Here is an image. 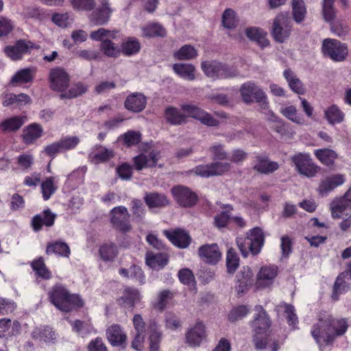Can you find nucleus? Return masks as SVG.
<instances>
[{"mask_svg": "<svg viewBox=\"0 0 351 351\" xmlns=\"http://www.w3.org/2000/svg\"><path fill=\"white\" fill-rule=\"evenodd\" d=\"M348 328L345 319H335L331 314L324 312L319 313L318 322L313 326L311 333L322 350V339L329 345L336 337L344 335Z\"/></svg>", "mask_w": 351, "mask_h": 351, "instance_id": "f257e3e1", "label": "nucleus"}, {"mask_svg": "<svg viewBox=\"0 0 351 351\" xmlns=\"http://www.w3.org/2000/svg\"><path fill=\"white\" fill-rule=\"evenodd\" d=\"M50 302L59 310L69 312L74 307H82L83 300L76 294L71 293L65 286L55 285L48 293Z\"/></svg>", "mask_w": 351, "mask_h": 351, "instance_id": "f03ea898", "label": "nucleus"}, {"mask_svg": "<svg viewBox=\"0 0 351 351\" xmlns=\"http://www.w3.org/2000/svg\"><path fill=\"white\" fill-rule=\"evenodd\" d=\"M264 242V234L260 228L252 229L245 238L237 239V244L244 257H246L249 252H251L253 255L259 254Z\"/></svg>", "mask_w": 351, "mask_h": 351, "instance_id": "7ed1b4c3", "label": "nucleus"}, {"mask_svg": "<svg viewBox=\"0 0 351 351\" xmlns=\"http://www.w3.org/2000/svg\"><path fill=\"white\" fill-rule=\"evenodd\" d=\"M201 67L204 74L213 80L229 79L238 75L234 67L217 60L202 62Z\"/></svg>", "mask_w": 351, "mask_h": 351, "instance_id": "20e7f679", "label": "nucleus"}, {"mask_svg": "<svg viewBox=\"0 0 351 351\" xmlns=\"http://www.w3.org/2000/svg\"><path fill=\"white\" fill-rule=\"evenodd\" d=\"M324 56L334 62H343L348 56V49L346 43L334 38H326L322 45Z\"/></svg>", "mask_w": 351, "mask_h": 351, "instance_id": "39448f33", "label": "nucleus"}, {"mask_svg": "<svg viewBox=\"0 0 351 351\" xmlns=\"http://www.w3.org/2000/svg\"><path fill=\"white\" fill-rule=\"evenodd\" d=\"M292 30V21L288 13H280L274 20L271 28V35L278 43L287 40Z\"/></svg>", "mask_w": 351, "mask_h": 351, "instance_id": "423d86ee", "label": "nucleus"}, {"mask_svg": "<svg viewBox=\"0 0 351 351\" xmlns=\"http://www.w3.org/2000/svg\"><path fill=\"white\" fill-rule=\"evenodd\" d=\"M295 170L300 175L313 178L318 173L319 167L313 162L308 153H297L291 158Z\"/></svg>", "mask_w": 351, "mask_h": 351, "instance_id": "0eeeda50", "label": "nucleus"}, {"mask_svg": "<svg viewBox=\"0 0 351 351\" xmlns=\"http://www.w3.org/2000/svg\"><path fill=\"white\" fill-rule=\"evenodd\" d=\"M70 80L69 74L62 67L57 66L49 71V87L53 91L63 93L69 87Z\"/></svg>", "mask_w": 351, "mask_h": 351, "instance_id": "6e6552de", "label": "nucleus"}, {"mask_svg": "<svg viewBox=\"0 0 351 351\" xmlns=\"http://www.w3.org/2000/svg\"><path fill=\"white\" fill-rule=\"evenodd\" d=\"M230 164L226 162H214L207 165H199L191 169L190 172L202 178L221 176L228 171Z\"/></svg>", "mask_w": 351, "mask_h": 351, "instance_id": "1a4fd4ad", "label": "nucleus"}, {"mask_svg": "<svg viewBox=\"0 0 351 351\" xmlns=\"http://www.w3.org/2000/svg\"><path fill=\"white\" fill-rule=\"evenodd\" d=\"M110 222L117 230L125 233L131 230L130 214L126 207L119 206L113 208L110 211Z\"/></svg>", "mask_w": 351, "mask_h": 351, "instance_id": "9d476101", "label": "nucleus"}, {"mask_svg": "<svg viewBox=\"0 0 351 351\" xmlns=\"http://www.w3.org/2000/svg\"><path fill=\"white\" fill-rule=\"evenodd\" d=\"M181 110L188 114V117L199 121L202 124L208 127H217L220 122L208 112L193 104H182Z\"/></svg>", "mask_w": 351, "mask_h": 351, "instance_id": "9b49d317", "label": "nucleus"}, {"mask_svg": "<svg viewBox=\"0 0 351 351\" xmlns=\"http://www.w3.org/2000/svg\"><path fill=\"white\" fill-rule=\"evenodd\" d=\"M37 47L31 41L20 39L14 45L5 46L3 49L5 54L14 61L21 60L24 55L30 52V50Z\"/></svg>", "mask_w": 351, "mask_h": 351, "instance_id": "f8f14e48", "label": "nucleus"}, {"mask_svg": "<svg viewBox=\"0 0 351 351\" xmlns=\"http://www.w3.org/2000/svg\"><path fill=\"white\" fill-rule=\"evenodd\" d=\"M346 180V175L335 173L324 177L319 182L317 192L322 196H327L336 188L343 185Z\"/></svg>", "mask_w": 351, "mask_h": 351, "instance_id": "ddd939ff", "label": "nucleus"}, {"mask_svg": "<svg viewBox=\"0 0 351 351\" xmlns=\"http://www.w3.org/2000/svg\"><path fill=\"white\" fill-rule=\"evenodd\" d=\"M171 191L176 202L182 207H191L197 202L196 194L187 186L177 185Z\"/></svg>", "mask_w": 351, "mask_h": 351, "instance_id": "4468645a", "label": "nucleus"}, {"mask_svg": "<svg viewBox=\"0 0 351 351\" xmlns=\"http://www.w3.org/2000/svg\"><path fill=\"white\" fill-rule=\"evenodd\" d=\"M255 314L252 326L256 335L265 333L271 326V320L267 312L261 305L254 307Z\"/></svg>", "mask_w": 351, "mask_h": 351, "instance_id": "2eb2a0df", "label": "nucleus"}, {"mask_svg": "<svg viewBox=\"0 0 351 351\" xmlns=\"http://www.w3.org/2000/svg\"><path fill=\"white\" fill-rule=\"evenodd\" d=\"M239 91L243 101L246 104L259 101L265 97V93L263 90L252 82L243 84Z\"/></svg>", "mask_w": 351, "mask_h": 351, "instance_id": "dca6fc26", "label": "nucleus"}, {"mask_svg": "<svg viewBox=\"0 0 351 351\" xmlns=\"http://www.w3.org/2000/svg\"><path fill=\"white\" fill-rule=\"evenodd\" d=\"M113 12L108 0H101L100 5L90 14L89 19L95 25H102L108 23Z\"/></svg>", "mask_w": 351, "mask_h": 351, "instance_id": "f3484780", "label": "nucleus"}, {"mask_svg": "<svg viewBox=\"0 0 351 351\" xmlns=\"http://www.w3.org/2000/svg\"><path fill=\"white\" fill-rule=\"evenodd\" d=\"M278 271V268L275 265L262 267L256 276L255 282L256 289L265 288L272 285Z\"/></svg>", "mask_w": 351, "mask_h": 351, "instance_id": "a211bd4d", "label": "nucleus"}, {"mask_svg": "<svg viewBox=\"0 0 351 351\" xmlns=\"http://www.w3.org/2000/svg\"><path fill=\"white\" fill-rule=\"evenodd\" d=\"M186 342L191 347H199L206 339V332L204 325L197 322L189 328L185 335Z\"/></svg>", "mask_w": 351, "mask_h": 351, "instance_id": "6ab92c4d", "label": "nucleus"}, {"mask_svg": "<svg viewBox=\"0 0 351 351\" xmlns=\"http://www.w3.org/2000/svg\"><path fill=\"white\" fill-rule=\"evenodd\" d=\"M106 336L112 346L125 347L127 335L119 324H114L109 326L106 329Z\"/></svg>", "mask_w": 351, "mask_h": 351, "instance_id": "aec40b11", "label": "nucleus"}, {"mask_svg": "<svg viewBox=\"0 0 351 351\" xmlns=\"http://www.w3.org/2000/svg\"><path fill=\"white\" fill-rule=\"evenodd\" d=\"M160 158V153L152 151L148 154H141L133 158L134 167L137 171L145 168L154 167L156 165Z\"/></svg>", "mask_w": 351, "mask_h": 351, "instance_id": "412c9836", "label": "nucleus"}, {"mask_svg": "<svg viewBox=\"0 0 351 351\" xmlns=\"http://www.w3.org/2000/svg\"><path fill=\"white\" fill-rule=\"evenodd\" d=\"M146 104V97L141 93L135 92L126 97L124 101V106L129 111L140 112L145 109Z\"/></svg>", "mask_w": 351, "mask_h": 351, "instance_id": "4be33fe9", "label": "nucleus"}, {"mask_svg": "<svg viewBox=\"0 0 351 351\" xmlns=\"http://www.w3.org/2000/svg\"><path fill=\"white\" fill-rule=\"evenodd\" d=\"M199 257L210 264H215L221 258V254L216 243L202 245L198 250Z\"/></svg>", "mask_w": 351, "mask_h": 351, "instance_id": "5701e85b", "label": "nucleus"}, {"mask_svg": "<svg viewBox=\"0 0 351 351\" xmlns=\"http://www.w3.org/2000/svg\"><path fill=\"white\" fill-rule=\"evenodd\" d=\"M56 215L50 209L44 210L41 213L35 215L32 219V226L35 232L40 230L43 226L51 227L54 224Z\"/></svg>", "mask_w": 351, "mask_h": 351, "instance_id": "b1692460", "label": "nucleus"}, {"mask_svg": "<svg viewBox=\"0 0 351 351\" xmlns=\"http://www.w3.org/2000/svg\"><path fill=\"white\" fill-rule=\"evenodd\" d=\"M36 74L35 69L25 68L17 71L10 81V85L12 86H22L33 82Z\"/></svg>", "mask_w": 351, "mask_h": 351, "instance_id": "393cba45", "label": "nucleus"}, {"mask_svg": "<svg viewBox=\"0 0 351 351\" xmlns=\"http://www.w3.org/2000/svg\"><path fill=\"white\" fill-rule=\"evenodd\" d=\"M164 234L175 246L180 248L187 247L191 241L189 234L181 229H177L171 232L165 230Z\"/></svg>", "mask_w": 351, "mask_h": 351, "instance_id": "a878e982", "label": "nucleus"}, {"mask_svg": "<svg viewBox=\"0 0 351 351\" xmlns=\"http://www.w3.org/2000/svg\"><path fill=\"white\" fill-rule=\"evenodd\" d=\"M114 156V152L100 145H96L88 154V160L92 163L99 164L104 162Z\"/></svg>", "mask_w": 351, "mask_h": 351, "instance_id": "bb28decb", "label": "nucleus"}, {"mask_svg": "<svg viewBox=\"0 0 351 351\" xmlns=\"http://www.w3.org/2000/svg\"><path fill=\"white\" fill-rule=\"evenodd\" d=\"M141 300V294L137 289L126 288L123 295L118 299V303L123 307H130L134 308L136 304Z\"/></svg>", "mask_w": 351, "mask_h": 351, "instance_id": "cd10ccee", "label": "nucleus"}, {"mask_svg": "<svg viewBox=\"0 0 351 351\" xmlns=\"http://www.w3.org/2000/svg\"><path fill=\"white\" fill-rule=\"evenodd\" d=\"M283 76L287 80L290 89L298 94L303 95L306 91V88L302 81L297 75L289 69H286L283 72Z\"/></svg>", "mask_w": 351, "mask_h": 351, "instance_id": "c85d7f7f", "label": "nucleus"}, {"mask_svg": "<svg viewBox=\"0 0 351 351\" xmlns=\"http://www.w3.org/2000/svg\"><path fill=\"white\" fill-rule=\"evenodd\" d=\"M164 115L167 122L173 125H180L187 122V116L173 106L167 107L165 110Z\"/></svg>", "mask_w": 351, "mask_h": 351, "instance_id": "c756f323", "label": "nucleus"}, {"mask_svg": "<svg viewBox=\"0 0 351 351\" xmlns=\"http://www.w3.org/2000/svg\"><path fill=\"white\" fill-rule=\"evenodd\" d=\"M87 90V85L82 82H77L67 89H65L63 93L59 95V97L60 99H71L81 96L86 93Z\"/></svg>", "mask_w": 351, "mask_h": 351, "instance_id": "7c9ffc66", "label": "nucleus"}, {"mask_svg": "<svg viewBox=\"0 0 351 351\" xmlns=\"http://www.w3.org/2000/svg\"><path fill=\"white\" fill-rule=\"evenodd\" d=\"M24 123L25 119L23 117H12L3 120L0 123V130L4 133L14 132L19 130Z\"/></svg>", "mask_w": 351, "mask_h": 351, "instance_id": "2f4dec72", "label": "nucleus"}, {"mask_svg": "<svg viewBox=\"0 0 351 351\" xmlns=\"http://www.w3.org/2000/svg\"><path fill=\"white\" fill-rule=\"evenodd\" d=\"M46 253L48 255L54 254L60 256L69 257L71 254V250L66 243L57 241L47 244Z\"/></svg>", "mask_w": 351, "mask_h": 351, "instance_id": "473e14b6", "label": "nucleus"}, {"mask_svg": "<svg viewBox=\"0 0 351 351\" xmlns=\"http://www.w3.org/2000/svg\"><path fill=\"white\" fill-rule=\"evenodd\" d=\"M167 263V256L164 253L154 254L152 252H147L146 254V263L153 269H162Z\"/></svg>", "mask_w": 351, "mask_h": 351, "instance_id": "72a5a7b5", "label": "nucleus"}, {"mask_svg": "<svg viewBox=\"0 0 351 351\" xmlns=\"http://www.w3.org/2000/svg\"><path fill=\"white\" fill-rule=\"evenodd\" d=\"M245 34L250 40L256 42L263 48L269 45V42L266 38L267 33L261 28H247Z\"/></svg>", "mask_w": 351, "mask_h": 351, "instance_id": "f704fd0d", "label": "nucleus"}, {"mask_svg": "<svg viewBox=\"0 0 351 351\" xmlns=\"http://www.w3.org/2000/svg\"><path fill=\"white\" fill-rule=\"evenodd\" d=\"M173 71L180 77L192 81L195 80V66L191 64L176 63L173 65Z\"/></svg>", "mask_w": 351, "mask_h": 351, "instance_id": "c9c22d12", "label": "nucleus"}, {"mask_svg": "<svg viewBox=\"0 0 351 351\" xmlns=\"http://www.w3.org/2000/svg\"><path fill=\"white\" fill-rule=\"evenodd\" d=\"M314 154L323 165L327 167L332 166L338 157L334 150L327 148L315 149Z\"/></svg>", "mask_w": 351, "mask_h": 351, "instance_id": "e433bc0d", "label": "nucleus"}, {"mask_svg": "<svg viewBox=\"0 0 351 351\" xmlns=\"http://www.w3.org/2000/svg\"><path fill=\"white\" fill-rule=\"evenodd\" d=\"M30 265L32 269L38 278L45 280H49L51 278V272L46 266L43 257L34 259Z\"/></svg>", "mask_w": 351, "mask_h": 351, "instance_id": "4c0bfd02", "label": "nucleus"}, {"mask_svg": "<svg viewBox=\"0 0 351 351\" xmlns=\"http://www.w3.org/2000/svg\"><path fill=\"white\" fill-rule=\"evenodd\" d=\"M73 331L82 336L87 335L90 333H97V330L93 327L90 320L81 321L79 319L70 321Z\"/></svg>", "mask_w": 351, "mask_h": 351, "instance_id": "58836bf2", "label": "nucleus"}, {"mask_svg": "<svg viewBox=\"0 0 351 351\" xmlns=\"http://www.w3.org/2000/svg\"><path fill=\"white\" fill-rule=\"evenodd\" d=\"M43 134L42 127L36 123H33L23 130V141L26 144H31L40 138Z\"/></svg>", "mask_w": 351, "mask_h": 351, "instance_id": "ea45409f", "label": "nucleus"}, {"mask_svg": "<svg viewBox=\"0 0 351 351\" xmlns=\"http://www.w3.org/2000/svg\"><path fill=\"white\" fill-rule=\"evenodd\" d=\"M324 116L331 125L341 123L345 118V114L335 104L330 106L324 111Z\"/></svg>", "mask_w": 351, "mask_h": 351, "instance_id": "a19ab883", "label": "nucleus"}, {"mask_svg": "<svg viewBox=\"0 0 351 351\" xmlns=\"http://www.w3.org/2000/svg\"><path fill=\"white\" fill-rule=\"evenodd\" d=\"M258 162L254 166V169L261 173H270L279 168L278 162L270 161L266 158L258 157Z\"/></svg>", "mask_w": 351, "mask_h": 351, "instance_id": "79ce46f5", "label": "nucleus"}, {"mask_svg": "<svg viewBox=\"0 0 351 351\" xmlns=\"http://www.w3.org/2000/svg\"><path fill=\"white\" fill-rule=\"evenodd\" d=\"M145 202L149 208L163 207L169 204V200L163 194L151 193L145 197Z\"/></svg>", "mask_w": 351, "mask_h": 351, "instance_id": "37998d69", "label": "nucleus"}, {"mask_svg": "<svg viewBox=\"0 0 351 351\" xmlns=\"http://www.w3.org/2000/svg\"><path fill=\"white\" fill-rule=\"evenodd\" d=\"M149 348L150 351H158L161 341L162 332L159 330L157 324L153 322L149 324Z\"/></svg>", "mask_w": 351, "mask_h": 351, "instance_id": "c03bdc74", "label": "nucleus"}, {"mask_svg": "<svg viewBox=\"0 0 351 351\" xmlns=\"http://www.w3.org/2000/svg\"><path fill=\"white\" fill-rule=\"evenodd\" d=\"M142 36L147 38L163 37L166 35L165 28L158 23H150L141 27Z\"/></svg>", "mask_w": 351, "mask_h": 351, "instance_id": "a18cd8bd", "label": "nucleus"}, {"mask_svg": "<svg viewBox=\"0 0 351 351\" xmlns=\"http://www.w3.org/2000/svg\"><path fill=\"white\" fill-rule=\"evenodd\" d=\"M198 53L196 49L191 45H184L174 53V57L179 60H190L195 58Z\"/></svg>", "mask_w": 351, "mask_h": 351, "instance_id": "49530a36", "label": "nucleus"}, {"mask_svg": "<svg viewBox=\"0 0 351 351\" xmlns=\"http://www.w3.org/2000/svg\"><path fill=\"white\" fill-rule=\"evenodd\" d=\"M280 112L284 117L295 123L303 125L305 123L302 115L298 112V110L294 106L282 107L280 108Z\"/></svg>", "mask_w": 351, "mask_h": 351, "instance_id": "de8ad7c7", "label": "nucleus"}, {"mask_svg": "<svg viewBox=\"0 0 351 351\" xmlns=\"http://www.w3.org/2000/svg\"><path fill=\"white\" fill-rule=\"evenodd\" d=\"M173 296V293L169 290L160 291L156 301L153 303L154 308L159 311H163Z\"/></svg>", "mask_w": 351, "mask_h": 351, "instance_id": "09e8293b", "label": "nucleus"}, {"mask_svg": "<svg viewBox=\"0 0 351 351\" xmlns=\"http://www.w3.org/2000/svg\"><path fill=\"white\" fill-rule=\"evenodd\" d=\"M33 339L43 341H49L56 339V333L48 326L40 327L34 329L32 333Z\"/></svg>", "mask_w": 351, "mask_h": 351, "instance_id": "8fccbe9b", "label": "nucleus"}, {"mask_svg": "<svg viewBox=\"0 0 351 351\" xmlns=\"http://www.w3.org/2000/svg\"><path fill=\"white\" fill-rule=\"evenodd\" d=\"M350 207L351 205L343 197L333 200L331 203V214L332 217L341 218L344 211Z\"/></svg>", "mask_w": 351, "mask_h": 351, "instance_id": "3c124183", "label": "nucleus"}, {"mask_svg": "<svg viewBox=\"0 0 351 351\" xmlns=\"http://www.w3.org/2000/svg\"><path fill=\"white\" fill-rule=\"evenodd\" d=\"M276 308L278 310L283 308L285 310V313L287 315V321L288 324L293 328H296V326L298 324V318L295 313V309L294 306L291 304L282 302L278 305Z\"/></svg>", "mask_w": 351, "mask_h": 351, "instance_id": "603ef678", "label": "nucleus"}, {"mask_svg": "<svg viewBox=\"0 0 351 351\" xmlns=\"http://www.w3.org/2000/svg\"><path fill=\"white\" fill-rule=\"evenodd\" d=\"M99 255L104 261H112L117 255V246L114 243H105L99 247Z\"/></svg>", "mask_w": 351, "mask_h": 351, "instance_id": "864d4df0", "label": "nucleus"}, {"mask_svg": "<svg viewBox=\"0 0 351 351\" xmlns=\"http://www.w3.org/2000/svg\"><path fill=\"white\" fill-rule=\"evenodd\" d=\"M322 14L326 22H332L335 20L337 15L335 0H323Z\"/></svg>", "mask_w": 351, "mask_h": 351, "instance_id": "5fc2aeb1", "label": "nucleus"}, {"mask_svg": "<svg viewBox=\"0 0 351 351\" xmlns=\"http://www.w3.org/2000/svg\"><path fill=\"white\" fill-rule=\"evenodd\" d=\"M258 335H256L255 333V335L254 337V343L255 348L258 350H263L267 348H270L271 351H278L279 349V345L278 342L276 341H272L271 344L270 345V342L271 340L269 337L265 338H260Z\"/></svg>", "mask_w": 351, "mask_h": 351, "instance_id": "6e6d98bb", "label": "nucleus"}, {"mask_svg": "<svg viewBox=\"0 0 351 351\" xmlns=\"http://www.w3.org/2000/svg\"><path fill=\"white\" fill-rule=\"evenodd\" d=\"M344 276H346L344 273H341L337 276L335 282L332 298L335 301L339 300L341 294L346 293L349 289L346 282L343 280Z\"/></svg>", "mask_w": 351, "mask_h": 351, "instance_id": "4d7b16f0", "label": "nucleus"}, {"mask_svg": "<svg viewBox=\"0 0 351 351\" xmlns=\"http://www.w3.org/2000/svg\"><path fill=\"white\" fill-rule=\"evenodd\" d=\"M141 49V45L137 39L130 38L123 42L121 45V51L126 56H132L137 53Z\"/></svg>", "mask_w": 351, "mask_h": 351, "instance_id": "13d9d810", "label": "nucleus"}, {"mask_svg": "<svg viewBox=\"0 0 351 351\" xmlns=\"http://www.w3.org/2000/svg\"><path fill=\"white\" fill-rule=\"evenodd\" d=\"M293 16L297 23L302 22L306 14V8L303 0H293L292 1Z\"/></svg>", "mask_w": 351, "mask_h": 351, "instance_id": "bf43d9fd", "label": "nucleus"}, {"mask_svg": "<svg viewBox=\"0 0 351 351\" xmlns=\"http://www.w3.org/2000/svg\"><path fill=\"white\" fill-rule=\"evenodd\" d=\"M101 51L108 57H117L120 53V49L109 39L103 40L100 45Z\"/></svg>", "mask_w": 351, "mask_h": 351, "instance_id": "052dcab7", "label": "nucleus"}, {"mask_svg": "<svg viewBox=\"0 0 351 351\" xmlns=\"http://www.w3.org/2000/svg\"><path fill=\"white\" fill-rule=\"evenodd\" d=\"M57 187L54 184V178H47L41 184V190L43 197L45 200H48L51 196L56 192Z\"/></svg>", "mask_w": 351, "mask_h": 351, "instance_id": "680f3d73", "label": "nucleus"}, {"mask_svg": "<svg viewBox=\"0 0 351 351\" xmlns=\"http://www.w3.org/2000/svg\"><path fill=\"white\" fill-rule=\"evenodd\" d=\"M239 265V258L237 253L232 249L228 251L226 255L227 271L230 274H234Z\"/></svg>", "mask_w": 351, "mask_h": 351, "instance_id": "e2e57ef3", "label": "nucleus"}, {"mask_svg": "<svg viewBox=\"0 0 351 351\" xmlns=\"http://www.w3.org/2000/svg\"><path fill=\"white\" fill-rule=\"evenodd\" d=\"M330 23V30L336 36L342 37L348 34L350 27L346 22L338 20Z\"/></svg>", "mask_w": 351, "mask_h": 351, "instance_id": "0e129e2a", "label": "nucleus"}, {"mask_svg": "<svg viewBox=\"0 0 351 351\" xmlns=\"http://www.w3.org/2000/svg\"><path fill=\"white\" fill-rule=\"evenodd\" d=\"M250 312V308L245 305H240L234 308L228 315V319L230 322H236L243 319Z\"/></svg>", "mask_w": 351, "mask_h": 351, "instance_id": "69168bd1", "label": "nucleus"}, {"mask_svg": "<svg viewBox=\"0 0 351 351\" xmlns=\"http://www.w3.org/2000/svg\"><path fill=\"white\" fill-rule=\"evenodd\" d=\"M80 138L74 136L62 137L58 142L62 152L73 149L80 143Z\"/></svg>", "mask_w": 351, "mask_h": 351, "instance_id": "338daca9", "label": "nucleus"}, {"mask_svg": "<svg viewBox=\"0 0 351 351\" xmlns=\"http://www.w3.org/2000/svg\"><path fill=\"white\" fill-rule=\"evenodd\" d=\"M73 9L79 11H90L95 6L94 0H70Z\"/></svg>", "mask_w": 351, "mask_h": 351, "instance_id": "774afa93", "label": "nucleus"}]
</instances>
